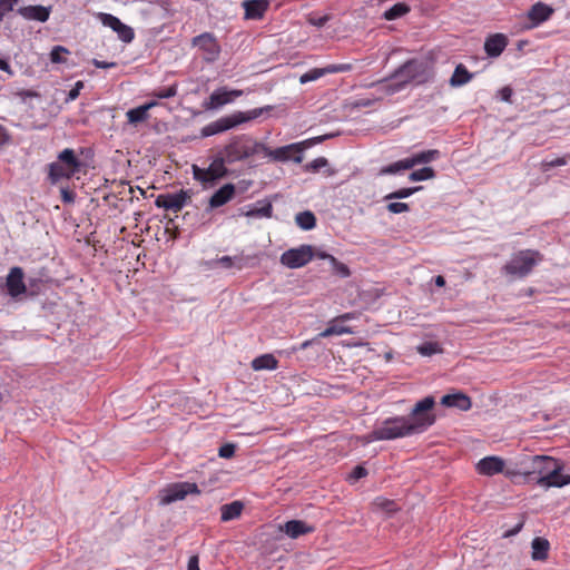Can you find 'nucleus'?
Here are the masks:
<instances>
[{
  "mask_svg": "<svg viewBox=\"0 0 570 570\" xmlns=\"http://www.w3.org/2000/svg\"><path fill=\"white\" fill-rule=\"evenodd\" d=\"M434 404L433 396L422 399L407 416H393L384 420L381 425L365 436L366 441H387L423 433L435 421V416L431 413Z\"/></svg>",
  "mask_w": 570,
  "mask_h": 570,
  "instance_id": "nucleus-1",
  "label": "nucleus"
},
{
  "mask_svg": "<svg viewBox=\"0 0 570 570\" xmlns=\"http://www.w3.org/2000/svg\"><path fill=\"white\" fill-rule=\"evenodd\" d=\"M273 109L272 106H264L261 108H254L247 111H235L230 115L218 118L215 121L204 126L200 130L202 137H210L224 131L234 129L243 124L252 121L263 114L268 112Z\"/></svg>",
  "mask_w": 570,
  "mask_h": 570,
  "instance_id": "nucleus-2",
  "label": "nucleus"
},
{
  "mask_svg": "<svg viewBox=\"0 0 570 570\" xmlns=\"http://www.w3.org/2000/svg\"><path fill=\"white\" fill-rule=\"evenodd\" d=\"M258 150H262V144L257 142L248 135H238L229 140L220 155L227 164H234L249 158Z\"/></svg>",
  "mask_w": 570,
  "mask_h": 570,
  "instance_id": "nucleus-3",
  "label": "nucleus"
},
{
  "mask_svg": "<svg viewBox=\"0 0 570 570\" xmlns=\"http://www.w3.org/2000/svg\"><path fill=\"white\" fill-rule=\"evenodd\" d=\"M423 73L424 65L415 60H410L394 71L391 77L394 81L387 86V91L395 94L404 89L411 81L416 80L421 82Z\"/></svg>",
  "mask_w": 570,
  "mask_h": 570,
  "instance_id": "nucleus-4",
  "label": "nucleus"
},
{
  "mask_svg": "<svg viewBox=\"0 0 570 570\" xmlns=\"http://www.w3.org/2000/svg\"><path fill=\"white\" fill-rule=\"evenodd\" d=\"M542 261V256L537 250H520L504 265L503 271L515 277H525L533 267Z\"/></svg>",
  "mask_w": 570,
  "mask_h": 570,
  "instance_id": "nucleus-5",
  "label": "nucleus"
},
{
  "mask_svg": "<svg viewBox=\"0 0 570 570\" xmlns=\"http://www.w3.org/2000/svg\"><path fill=\"white\" fill-rule=\"evenodd\" d=\"M227 161L222 155H218L207 168L197 165L191 166V173L195 180L199 181L205 188L213 187L216 181L227 176Z\"/></svg>",
  "mask_w": 570,
  "mask_h": 570,
  "instance_id": "nucleus-6",
  "label": "nucleus"
},
{
  "mask_svg": "<svg viewBox=\"0 0 570 570\" xmlns=\"http://www.w3.org/2000/svg\"><path fill=\"white\" fill-rule=\"evenodd\" d=\"M199 489L196 483L178 482L163 489L159 493V503L163 505L184 500L188 494H198Z\"/></svg>",
  "mask_w": 570,
  "mask_h": 570,
  "instance_id": "nucleus-7",
  "label": "nucleus"
},
{
  "mask_svg": "<svg viewBox=\"0 0 570 570\" xmlns=\"http://www.w3.org/2000/svg\"><path fill=\"white\" fill-rule=\"evenodd\" d=\"M314 257L313 247L311 245H301L295 248L285 250L279 258L282 265L295 269L305 266Z\"/></svg>",
  "mask_w": 570,
  "mask_h": 570,
  "instance_id": "nucleus-8",
  "label": "nucleus"
},
{
  "mask_svg": "<svg viewBox=\"0 0 570 570\" xmlns=\"http://www.w3.org/2000/svg\"><path fill=\"white\" fill-rule=\"evenodd\" d=\"M262 150L264 151L265 156L269 157L275 161L293 160L297 164H301L303 161L302 142H295L275 149H271L262 144Z\"/></svg>",
  "mask_w": 570,
  "mask_h": 570,
  "instance_id": "nucleus-9",
  "label": "nucleus"
},
{
  "mask_svg": "<svg viewBox=\"0 0 570 570\" xmlns=\"http://www.w3.org/2000/svg\"><path fill=\"white\" fill-rule=\"evenodd\" d=\"M193 46L197 47L202 53L203 59L207 62H214L220 55V46L216 37L210 32H204L193 39Z\"/></svg>",
  "mask_w": 570,
  "mask_h": 570,
  "instance_id": "nucleus-10",
  "label": "nucleus"
},
{
  "mask_svg": "<svg viewBox=\"0 0 570 570\" xmlns=\"http://www.w3.org/2000/svg\"><path fill=\"white\" fill-rule=\"evenodd\" d=\"M242 95L243 91L238 89L228 90L225 87L218 88L210 94L208 100L203 104V107L206 110H217L223 106L233 102L235 98H238Z\"/></svg>",
  "mask_w": 570,
  "mask_h": 570,
  "instance_id": "nucleus-11",
  "label": "nucleus"
},
{
  "mask_svg": "<svg viewBox=\"0 0 570 570\" xmlns=\"http://www.w3.org/2000/svg\"><path fill=\"white\" fill-rule=\"evenodd\" d=\"M98 19L105 27L115 31L121 41L129 43L134 40L135 32L132 28L122 23L117 17L110 13L100 12L98 13Z\"/></svg>",
  "mask_w": 570,
  "mask_h": 570,
  "instance_id": "nucleus-12",
  "label": "nucleus"
},
{
  "mask_svg": "<svg viewBox=\"0 0 570 570\" xmlns=\"http://www.w3.org/2000/svg\"><path fill=\"white\" fill-rule=\"evenodd\" d=\"M189 198L188 191L180 190L178 193L159 195L155 200V205L158 208L177 213L183 209Z\"/></svg>",
  "mask_w": 570,
  "mask_h": 570,
  "instance_id": "nucleus-13",
  "label": "nucleus"
},
{
  "mask_svg": "<svg viewBox=\"0 0 570 570\" xmlns=\"http://www.w3.org/2000/svg\"><path fill=\"white\" fill-rule=\"evenodd\" d=\"M563 465L558 462L553 469L543 478H538L537 484L539 487L549 488H562L570 484V474L563 473Z\"/></svg>",
  "mask_w": 570,
  "mask_h": 570,
  "instance_id": "nucleus-14",
  "label": "nucleus"
},
{
  "mask_svg": "<svg viewBox=\"0 0 570 570\" xmlns=\"http://www.w3.org/2000/svg\"><path fill=\"white\" fill-rule=\"evenodd\" d=\"M354 316L352 313H345L332 321L328 322L327 327L322 331L317 337H330L333 335H343V334H352L353 331L345 326L343 323L352 320Z\"/></svg>",
  "mask_w": 570,
  "mask_h": 570,
  "instance_id": "nucleus-15",
  "label": "nucleus"
},
{
  "mask_svg": "<svg viewBox=\"0 0 570 570\" xmlns=\"http://www.w3.org/2000/svg\"><path fill=\"white\" fill-rule=\"evenodd\" d=\"M509 39L504 33H493L484 41V51L490 58H498L507 48Z\"/></svg>",
  "mask_w": 570,
  "mask_h": 570,
  "instance_id": "nucleus-16",
  "label": "nucleus"
},
{
  "mask_svg": "<svg viewBox=\"0 0 570 570\" xmlns=\"http://www.w3.org/2000/svg\"><path fill=\"white\" fill-rule=\"evenodd\" d=\"M559 461L548 455H534L530 460L529 474H538L539 478L548 475Z\"/></svg>",
  "mask_w": 570,
  "mask_h": 570,
  "instance_id": "nucleus-17",
  "label": "nucleus"
},
{
  "mask_svg": "<svg viewBox=\"0 0 570 570\" xmlns=\"http://www.w3.org/2000/svg\"><path fill=\"white\" fill-rule=\"evenodd\" d=\"M7 289L10 296L17 297L26 292L23 271L21 267H12L7 276Z\"/></svg>",
  "mask_w": 570,
  "mask_h": 570,
  "instance_id": "nucleus-18",
  "label": "nucleus"
},
{
  "mask_svg": "<svg viewBox=\"0 0 570 570\" xmlns=\"http://www.w3.org/2000/svg\"><path fill=\"white\" fill-rule=\"evenodd\" d=\"M18 14L21 16L26 20H35L39 22H46L51 12V7L43 6H26L20 7L17 10Z\"/></svg>",
  "mask_w": 570,
  "mask_h": 570,
  "instance_id": "nucleus-19",
  "label": "nucleus"
},
{
  "mask_svg": "<svg viewBox=\"0 0 570 570\" xmlns=\"http://www.w3.org/2000/svg\"><path fill=\"white\" fill-rule=\"evenodd\" d=\"M245 10V18L252 20L262 19L269 7L268 0H245L242 3Z\"/></svg>",
  "mask_w": 570,
  "mask_h": 570,
  "instance_id": "nucleus-20",
  "label": "nucleus"
},
{
  "mask_svg": "<svg viewBox=\"0 0 570 570\" xmlns=\"http://www.w3.org/2000/svg\"><path fill=\"white\" fill-rule=\"evenodd\" d=\"M279 530L292 539L311 533L314 528L302 520H291L279 525Z\"/></svg>",
  "mask_w": 570,
  "mask_h": 570,
  "instance_id": "nucleus-21",
  "label": "nucleus"
},
{
  "mask_svg": "<svg viewBox=\"0 0 570 570\" xmlns=\"http://www.w3.org/2000/svg\"><path fill=\"white\" fill-rule=\"evenodd\" d=\"M504 461L499 456H487L480 460L476 464V470L483 475H494L502 472Z\"/></svg>",
  "mask_w": 570,
  "mask_h": 570,
  "instance_id": "nucleus-22",
  "label": "nucleus"
},
{
  "mask_svg": "<svg viewBox=\"0 0 570 570\" xmlns=\"http://www.w3.org/2000/svg\"><path fill=\"white\" fill-rule=\"evenodd\" d=\"M235 185L234 184H225L218 190H216L209 199V208L214 209L227 204L235 196Z\"/></svg>",
  "mask_w": 570,
  "mask_h": 570,
  "instance_id": "nucleus-23",
  "label": "nucleus"
},
{
  "mask_svg": "<svg viewBox=\"0 0 570 570\" xmlns=\"http://www.w3.org/2000/svg\"><path fill=\"white\" fill-rule=\"evenodd\" d=\"M441 404L448 407H456L461 411H468L471 407V400L463 393L446 394L442 396Z\"/></svg>",
  "mask_w": 570,
  "mask_h": 570,
  "instance_id": "nucleus-24",
  "label": "nucleus"
},
{
  "mask_svg": "<svg viewBox=\"0 0 570 570\" xmlns=\"http://www.w3.org/2000/svg\"><path fill=\"white\" fill-rule=\"evenodd\" d=\"M553 10L549 6L542 2H537L529 10L528 18L533 22L534 26H537L548 20Z\"/></svg>",
  "mask_w": 570,
  "mask_h": 570,
  "instance_id": "nucleus-25",
  "label": "nucleus"
},
{
  "mask_svg": "<svg viewBox=\"0 0 570 570\" xmlns=\"http://www.w3.org/2000/svg\"><path fill=\"white\" fill-rule=\"evenodd\" d=\"M472 78H473V73H471L464 65L459 63L455 67L453 73L449 80V83L453 88H459V87H462V86L469 83L472 80Z\"/></svg>",
  "mask_w": 570,
  "mask_h": 570,
  "instance_id": "nucleus-26",
  "label": "nucleus"
},
{
  "mask_svg": "<svg viewBox=\"0 0 570 570\" xmlns=\"http://www.w3.org/2000/svg\"><path fill=\"white\" fill-rule=\"evenodd\" d=\"M440 156L441 154L438 149H429L413 154L412 156L407 157V160L411 164V168H413L417 165L430 164L439 159Z\"/></svg>",
  "mask_w": 570,
  "mask_h": 570,
  "instance_id": "nucleus-27",
  "label": "nucleus"
},
{
  "mask_svg": "<svg viewBox=\"0 0 570 570\" xmlns=\"http://www.w3.org/2000/svg\"><path fill=\"white\" fill-rule=\"evenodd\" d=\"M58 161L66 166L72 173H78L81 167V161L77 158L75 151L70 148H66L58 155Z\"/></svg>",
  "mask_w": 570,
  "mask_h": 570,
  "instance_id": "nucleus-28",
  "label": "nucleus"
},
{
  "mask_svg": "<svg viewBox=\"0 0 570 570\" xmlns=\"http://www.w3.org/2000/svg\"><path fill=\"white\" fill-rule=\"evenodd\" d=\"M532 553L531 557L533 560H546L548 558V552L550 549V543L544 538H534L531 542Z\"/></svg>",
  "mask_w": 570,
  "mask_h": 570,
  "instance_id": "nucleus-29",
  "label": "nucleus"
},
{
  "mask_svg": "<svg viewBox=\"0 0 570 570\" xmlns=\"http://www.w3.org/2000/svg\"><path fill=\"white\" fill-rule=\"evenodd\" d=\"M243 508H244V505L240 501H233L232 503L222 505V508H220L222 521L226 522V521L237 519L240 515Z\"/></svg>",
  "mask_w": 570,
  "mask_h": 570,
  "instance_id": "nucleus-30",
  "label": "nucleus"
},
{
  "mask_svg": "<svg viewBox=\"0 0 570 570\" xmlns=\"http://www.w3.org/2000/svg\"><path fill=\"white\" fill-rule=\"evenodd\" d=\"M278 366V361L275 358L273 354H263L252 362V367L255 371L263 370H276Z\"/></svg>",
  "mask_w": 570,
  "mask_h": 570,
  "instance_id": "nucleus-31",
  "label": "nucleus"
},
{
  "mask_svg": "<svg viewBox=\"0 0 570 570\" xmlns=\"http://www.w3.org/2000/svg\"><path fill=\"white\" fill-rule=\"evenodd\" d=\"M273 214V206L271 203H264L261 207H252L247 210L240 209L239 215L255 218H271Z\"/></svg>",
  "mask_w": 570,
  "mask_h": 570,
  "instance_id": "nucleus-32",
  "label": "nucleus"
},
{
  "mask_svg": "<svg viewBox=\"0 0 570 570\" xmlns=\"http://www.w3.org/2000/svg\"><path fill=\"white\" fill-rule=\"evenodd\" d=\"M75 173H72V170L68 169L59 161L51 163L49 165V178L52 180V183H56L62 178H70Z\"/></svg>",
  "mask_w": 570,
  "mask_h": 570,
  "instance_id": "nucleus-33",
  "label": "nucleus"
},
{
  "mask_svg": "<svg viewBox=\"0 0 570 570\" xmlns=\"http://www.w3.org/2000/svg\"><path fill=\"white\" fill-rule=\"evenodd\" d=\"M295 222H296L297 226L299 228H302L303 230H311L316 225L315 215L309 210L298 213L295 216Z\"/></svg>",
  "mask_w": 570,
  "mask_h": 570,
  "instance_id": "nucleus-34",
  "label": "nucleus"
},
{
  "mask_svg": "<svg viewBox=\"0 0 570 570\" xmlns=\"http://www.w3.org/2000/svg\"><path fill=\"white\" fill-rule=\"evenodd\" d=\"M411 169V164L407 160V157L401 160H397L393 164L384 166L380 170V175H395L403 170Z\"/></svg>",
  "mask_w": 570,
  "mask_h": 570,
  "instance_id": "nucleus-35",
  "label": "nucleus"
},
{
  "mask_svg": "<svg viewBox=\"0 0 570 570\" xmlns=\"http://www.w3.org/2000/svg\"><path fill=\"white\" fill-rule=\"evenodd\" d=\"M410 11V7L403 2L395 3L389 10H386L383 17L386 20H395Z\"/></svg>",
  "mask_w": 570,
  "mask_h": 570,
  "instance_id": "nucleus-36",
  "label": "nucleus"
},
{
  "mask_svg": "<svg viewBox=\"0 0 570 570\" xmlns=\"http://www.w3.org/2000/svg\"><path fill=\"white\" fill-rule=\"evenodd\" d=\"M126 117L129 124H138L146 121L149 117L148 112L146 111V108H142L141 106L137 108L129 109L126 112Z\"/></svg>",
  "mask_w": 570,
  "mask_h": 570,
  "instance_id": "nucleus-37",
  "label": "nucleus"
},
{
  "mask_svg": "<svg viewBox=\"0 0 570 570\" xmlns=\"http://www.w3.org/2000/svg\"><path fill=\"white\" fill-rule=\"evenodd\" d=\"M422 188H423L422 186L400 188V189H397L395 191H392V193L387 194L384 197V199L385 200L404 199V198H407V197L412 196L413 194H415L416 191L421 190Z\"/></svg>",
  "mask_w": 570,
  "mask_h": 570,
  "instance_id": "nucleus-38",
  "label": "nucleus"
},
{
  "mask_svg": "<svg viewBox=\"0 0 570 570\" xmlns=\"http://www.w3.org/2000/svg\"><path fill=\"white\" fill-rule=\"evenodd\" d=\"M416 351L422 356H432L434 354L441 353L442 347L440 346V344L438 342L429 341V342H424V343L420 344L416 347Z\"/></svg>",
  "mask_w": 570,
  "mask_h": 570,
  "instance_id": "nucleus-39",
  "label": "nucleus"
},
{
  "mask_svg": "<svg viewBox=\"0 0 570 570\" xmlns=\"http://www.w3.org/2000/svg\"><path fill=\"white\" fill-rule=\"evenodd\" d=\"M435 177V171L431 167H423L414 170L410 174L409 179L411 181H423Z\"/></svg>",
  "mask_w": 570,
  "mask_h": 570,
  "instance_id": "nucleus-40",
  "label": "nucleus"
},
{
  "mask_svg": "<svg viewBox=\"0 0 570 570\" xmlns=\"http://www.w3.org/2000/svg\"><path fill=\"white\" fill-rule=\"evenodd\" d=\"M217 263L225 268H230L235 266L238 269H242L244 267L243 258L237 256H222L220 258H218Z\"/></svg>",
  "mask_w": 570,
  "mask_h": 570,
  "instance_id": "nucleus-41",
  "label": "nucleus"
},
{
  "mask_svg": "<svg viewBox=\"0 0 570 570\" xmlns=\"http://www.w3.org/2000/svg\"><path fill=\"white\" fill-rule=\"evenodd\" d=\"M331 265H332L333 272L336 275H338L343 278L348 277L351 275L350 268L345 264L338 262L335 257H331Z\"/></svg>",
  "mask_w": 570,
  "mask_h": 570,
  "instance_id": "nucleus-42",
  "label": "nucleus"
},
{
  "mask_svg": "<svg viewBox=\"0 0 570 570\" xmlns=\"http://www.w3.org/2000/svg\"><path fill=\"white\" fill-rule=\"evenodd\" d=\"M323 76H324V72H322L321 68H314V69H311L307 72L303 73L299 77V82L302 85H304V83H307L309 81H315V80L320 79Z\"/></svg>",
  "mask_w": 570,
  "mask_h": 570,
  "instance_id": "nucleus-43",
  "label": "nucleus"
},
{
  "mask_svg": "<svg viewBox=\"0 0 570 570\" xmlns=\"http://www.w3.org/2000/svg\"><path fill=\"white\" fill-rule=\"evenodd\" d=\"M68 49L62 47V46H55L52 49H51V52H50V60L51 62L53 63H62L65 62V58H63V55L65 53H68Z\"/></svg>",
  "mask_w": 570,
  "mask_h": 570,
  "instance_id": "nucleus-44",
  "label": "nucleus"
},
{
  "mask_svg": "<svg viewBox=\"0 0 570 570\" xmlns=\"http://www.w3.org/2000/svg\"><path fill=\"white\" fill-rule=\"evenodd\" d=\"M177 94V87L176 86H169L167 88H160L157 90H154L151 96H154L157 99H167L176 96Z\"/></svg>",
  "mask_w": 570,
  "mask_h": 570,
  "instance_id": "nucleus-45",
  "label": "nucleus"
},
{
  "mask_svg": "<svg viewBox=\"0 0 570 570\" xmlns=\"http://www.w3.org/2000/svg\"><path fill=\"white\" fill-rule=\"evenodd\" d=\"M386 209L392 214H402L410 210V206L406 203L393 202L389 203Z\"/></svg>",
  "mask_w": 570,
  "mask_h": 570,
  "instance_id": "nucleus-46",
  "label": "nucleus"
},
{
  "mask_svg": "<svg viewBox=\"0 0 570 570\" xmlns=\"http://www.w3.org/2000/svg\"><path fill=\"white\" fill-rule=\"evenodd\" d=\"M327 166V159L324 157H318L311 163L306 164L305 169L307 171H318L321 168Z\"/></svg>",
  "mask_w": 570,
  "mask_h": 570,
  "instance_id": "nucleus-47",
  "label": "nucleus"
},
{
  "mask_svg": "<svg viewBox=\"0 0 570 570\" xmlns=\"http://www.w3.org/2000/svg\"><path fill=\"white\" fill-rule=\"evenodd\" d=\"M235 454V445L227 443L219 448L218 455L224 459H229Z\"/></svg>",
  "mask_w": 570,
  "mask_h": 570,
  "instance_id": "nucleus-48",
  "label": "nucleus"
},
{
  "mask_svg": "<svg viewBox=\"0 0 570 570\" xmlns=\"http://www.w3.org/2000/svg\"><path fill=\"white\" fill-rule=\"evenodd\" d=\"M19 0H0V13L4 17L8 12L12 11Z\"/></svg>",
  "mask_w": 570,
  "mask_h": 570,
  "instance_id": "nucleus-49",
  "label": "nucleus"
},
{
  "mask_svg": "<svg viewBox=\"0 0 570 570\" xmlns=\"http://www.w3.org/2000/svg\"><path fill=\"white\" fill-rule=\"evenodd\" d=\"M366 474H367V470H366L364 466H362V465H356V466L352 470V472H351V474H350V480H351V481H357V480H360V479L364 478Z\"/></svg>",
  "mask_w": 570,
  "mask_h": 570,
  "instance_id": "nucleus-50",
  "label": "nucleus"
},
{
  "mask_svg": "<svg viewBox=\"0 0 570 570\" xmlns=\"http://www.w3.org/2000/svg\"><path fill=\"white\" fill-rule=\"evenodd\" d=\"M82 88H83V82L82 81H77L75 83V87L68 92L67 100H75V99H77L79 94H80V90Z\"/></svg>",
  "mask_w": 570,
  "mask_h": 570,
  "instance_id": "nucleus-51",
  "label": "nucleus"
},
{
  "mask_svg": "<svg viewBox=\"0 0 570 570\" xmlns=\"http://www.w3.org/2000/svg\"><path fill=\"white\" fill-rule=\"evenodd\" d=\"M567 163L568 161H567L566 157H557L550 161H546L544 167L553 168V167L564 166V165H567Z\"/></svg>",
  "mask_w": 570,
  "mask_h": 570,
  "instance_id": "nucleus-52",
  "label": "nucleus"
},
{
  "mask_svg": "<svg viewBox=\"0 0 570 570\" xmlns=\"http://www.w3.org/2000/svg\"><path fill=\"white\" fill-rule=\"evenodd\" d=\"M92 65L99 69H109V68L116 67V62H112V61L108 62V61H102V60H98V59H94Z\"/></svg>",
  "mask_w": 570,
  "mask_h": 570,
  "instance_id": "nucleus-53",
  "label": "nucleus"
},
{
  "mask_svg": "<svg viewBox=\"0 0 570 570\" xmlns=\"http://www.w3.org/2000/svg\"><path fill=\"white\" fill-rule=\"evenodd\" d=\"M187 570H200L198 556H191L188 560Z\"/></svg>",
  "mask_w": 570,
  "mask_h": 570,
  "instance_id": "nucleus-54",
  "label": "nucleus"
},
{
  "mask_svg": "<svg viewBox=\"0 0 570 570\" xmlns=\"http://www.w3.org/2000/svg\"><path fill=\"white\" fill-rule=\"evenodd\" d=\"M61 199L63 203H72L75 200V194L69 189H61Z\"/></svg>",
  "mask_w": 570,
  "mask_h": 570,
  "instance_id": "nucleus-55",
  "label": "nucleus"
},
{
  "mask_svg": "<svg viewBox=\"0 0 570 570\" xmlns=\"http://www.w3.org/2000/svg\"><path fill=\"white\" fill-rule=\"evenodd\" d=\"M327 20H328L327 16H322V17H318V18H311L309 19V23L321 28V27H323L327 22Z\"/></svg>",
  "mask_w": 570,
  "mask_h": 570,
  "instance_id": "nucleus-56",
  "label": "nucleus"
},
{
  "mask_svg": "<svg viewBox=\"0 0 570 570\" xmlns=\"http://www.w3.org/2000/svg\"><path fill=\"white\" fill-rule=\"evenodd\" d=\"M501 99L504 101H510L512 96V90L509 87H504L500 90Z\"/></svg>",
  "mask_w": 570,
  "mask_h": 570,
  "instance_id": "nucleus-57",
  "label": "nucleus"
},
{
  "mask_svg": "<svg viewBox=\"0 0 570 570\" xmlns=\"http://www.w3.org/2000/svg\"><path fill=\"white\" fill-rule=\"evenodd\" d=\"M523 524L522 523H519L517 524L513 529L507 531L503 537L504 538H509V537H512V535H515L517 533H519L522 529Z\"/></svg>",
  "mask_w": 570,
  "mask_h": 570,
  "instance_id": "nucleus-58",
  "label": "nucleus"
},
{
  "mask_svg": "<svg viewBox=\"0 0 570 570\" xmlns=\"http://www.w3.org/2000/svg\"><path fill=\"white\" fill-rule=\"evenodd\" d=\"M18 96H20L24 100L26 98L38 97V94L32 90H21L18 92Z\"/></svg>",
  "mask_w": 570,
  "mask_h": 570,
  "instance_id": "nucleus-59",
  "label": "nucleus"
},
{
  "mask_svg": "<svg viewBox=\"0 0 570 570\" xmlns=\"http://www.w3.org/2000/svg\"><path fill=\"white\" fill-rule=\"evenodd\" d=\"M321 69H322V72H324V76L328 75V73H337L338 72L337 65H328Z\"/></svg>",
  "mask_w": 570,
  "mask_h": 570,
  "instance_id": "nucleus-60",
  "label": "nucleus"
},
{
  "mask_svg": "<svg viewBox=\"0 0 570 570\" xmlns=\"http://www.w3.org/2000/svg\"><path fill=\"white\" fill-rule=\"evenodd\" d=\"M0 70H3L4 72L9 73L10 76L13 75V71H12L10 65L3 59H0Z\"/></svg>",
  "mask_w": 570,
  "mask_h": 570,
  "instance_id": "nucleus-61",
  "label": "nucleus"
},
{
  "mask_svg": "<svg viewBox=\"0 0 570 570\" xmlns=\"http://www.w3.org/2000/svg\"><path fill=\"white\" fill-rule=\"evenodd\" d=\"M338 72H347L352 70V65L350 63H337Z\"/></svg>",
  "mask_w": 570,
  "mask_h": 570,
  "instance_id": "nucleus-62",
  "label": "nucleus"
},
{
  "mask_svg": "<svg viewBox=\"0 0 570 570\" xmlns=\"http://www.w3.org/2000/svg\"><path fill=\"white\" fill-rule=\"evenodd\" d=\"M320 337H315L313 340H307V341H304L301 345H299V350H306L307 347H309L314 342H316Z\"/></svg>",
  "mask_w": 570,
  "mask_h": 570,
  "instance_id": "nucleus-63",
  "label": "nucleus"
},
{
  "mask_svg": "<svg viewBox=\"0 0 570 570\" xmlns=\"http://www.w3.org/2000/svg\"><path fill=\"white\" fill-rule=\"evenodd\" d=\"M317 258L320 259H327L330 263H331V257H334L333 255L331 254H327L325 252H318L316 254H314Z\"/></svg>",
  "mask_w": 570,
  "mask_h": 570,
  "instance_id": "nucleus-64",
  "label": "nucleus"
}]
</instances>
